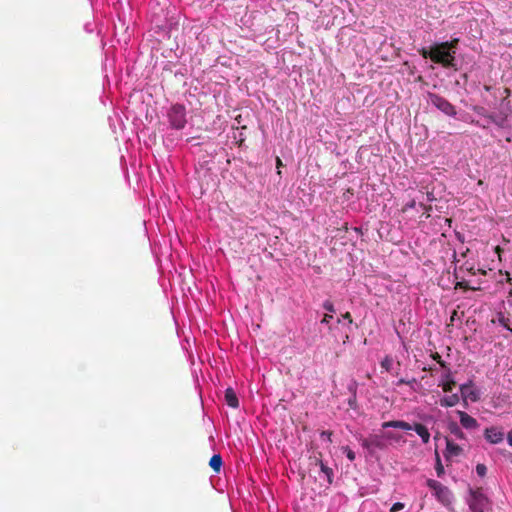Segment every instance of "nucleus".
I'll return each mask as SVG.
<instances>
[{
	"instance_id": "nucleus-11",
	"label": "nucleus",
	"mask_w": 512,
	"mask_h": 512,
	"mask_svg": "<svg viewBox=\"0 0 512 512\" xmlns=\"http://www.w3.org/2000/svg\"><path fill=\"white\" fill-rule=\"evenodd\" d=\"M461 425L468 430H474L479 427V424L475 418L470 416L464 411H457Z\"/></svg>"
},
{
	"instance_id": "nucleus-30",
	"label": "nucleus",
	"mask_w": 512,
	"mask_h": 512,
	"mask_svg": "<svg viewBox=\"0 0 512 512\" xmlns=\"http://www.w3.org/2000/svg\"><path fill=\"white\" fill-rule=\"evenodd\" d=\"M475 111L483 116L484 118H486L488 121H489V116H491L492 113H489L487 110H485L483 107H478V108H475Z\"/></svg>"
},
{
	"instance_id": "nucleus-5",
	"label": "nucleus",
	"mask_w": 512,
	"mask_h": 512,
	"mask_svg": "<svg viewBox=\"0 0 512 512\" xmlns=\"http://www.w3.org/2000/svg\"><path fill=\"white\" fill-rule=\"evenodd\" d=\"M428 101L447 116L454 117L457 114L456 108L444 97L428 93Z\"/></svg>"
},
{
	"instance_id": "nucleus-46",
	"label": "nucleus",
	"mask_w": 512,
	"mask_h": 512,
	"mask_svg": "<svg viewBox=\"0 0 512 512\" xmlns=\"http://www.w3.org/2000/svg\"><path fill=\"white\" fill-rule=\"evenodd\" d=\"M478 271H479L481 274H483V275H485V274H486V271H485V270L478 269Z\"/></svg>"
},
{
	"instance_id": "nucleus-31",
	"label": "nucleus",
	"mask_w": 512,
	"mask_h": 512,
	"mask_svg": "<svg viewBox=\"0 0 512 512\" xmlns=\"http://www.w3.org/2000/svg\"><path fill=\"white\" fill-rule=\"evenodd\" d=\"M332 319H333V315L326 313V314H324V316L321 320V323L328 325Z\"/></svg>"
},
{
	"instance_id": "nucleus-6",
	"label": "nucleus",
	"mask_w": 512,
	"mask_h": 512,
	"mask_svg": "<svg viewBox=\"0 0 512 512\" xmlns=\"http://www.w3.org/2000/svg\"><path fill=\"white\" fill-rule=\"evenodd\" d=\"M489 500L483 494L481 489L471 491V499L469 500V507L472 512H484L488 507Z\"/></svg>"
},
{
	"instance_id": "nucleus-20",
	"label": "nucleus",
	"mask_w": 512,
	"mask_h": 512,
	"mask_svg": "<svg viewBox=\"0 0 512 512\" xmlns=\"http://www.w3.org/2000/svg\"><path fill=\"white\" fill-rule=\"evenodd\" d=\"M448 429H449L450 433L453 434L456 438H458V439H464L465 438L464 432L457 425V423H455V422L450 423L449 426H448Z\"/></svg>"
},
{
	"instance_id": "nucleus-22",
	"label": "nucleus",
	"mask_w": 512,
	"mask_h": 512,
	"mask_svg": "<svg viewBox=\"0 0 512 512\" xmlns=\"http://www.w3.org/2000/svg\"><path fill=\"white\" fill-rule=\"evenodd\" d=\"M435 461H436L435 470H436L437 476L441 477L444 474V467L442 465L441 458H440V455L437 450L435 451Z\"/></svg>"
},
{
	"instance_id": "nucleus-8",
	"label": "nucleus",
	"mask_w": 512,
	"mask_h": 512,
	"mask_svg": "<svg viewBox=\"0 0 512 512\" xmlns=\"http://www.w3.org/2000/svg\"><path fill=\"white\" fill-rule=\"evenodd\" d=\"M399 230L400 226H380L379 229H377V232L382 239L391 242H399L400 240L398 239V235H396Z\"/></svg>"
},
{
	"instance_id": "nucleus-16",
	"label": "nucleus",
	"mask_w": 512,
	"mask_h": 512,
	"mask_svg": "<svg viewBox=\"0 0 512 512\" xmlns=\"http://www.w3.org/2000/svg\"><path fill=\"white\" fill-rule=\"evenodd\" d=\"M460 401V397L458 394H452V395H449V396H446V397H443L442 399H440V405L442 407H453L455 405H457Z\"/></svg>"
},
{
	"instance_id": "nucleus-15",
	"label": "nucleus",
	"mask_w": 512,
	"mask_h": 512,
	"mask_svg": "<svg viewBox=\"0 0 512 512\" xmlns=\"http://www.w3.org/2000/svg\"><path fill=\"white\" fill-rule=\"evenodd\" d=\"M225 401L228 406L231 408H238L239 407V400L235 393V391L229 387L225 390Z\"/></svg>"
},
{
	"instance_id": "nucleus-50",
	"label": "nucleus",
	"mask_w": 512,
	"mask_h": 512,
	"mask_svg": "<svg viewBox=\"0 0 512 512\" xmlns=\"http://www.w3.org/2000/svg\"><path fill=\"white\" fill-rule=\"evenodd\" d=\"M509 296L512 297V289L509 291Z\"/></svg>"
},
{
	"instance_id": "nucleus-35",
	"label": "nucleus",
	"mask_w": 512,
	"mask_h": 512,
	"mask_svg": "<svg viewBox=\"0 0 512 512\" xmlns=\"http://www.w3.org/2000/svg\"><path fill=\"white\" fill-rule=\"evenodd\" d=\"M332 434L333 433L331 431H322L321 432V437H325V438H327V440L329 442H332V439H331Z\"/></svg>"
},
{
	"instance_id": "nucleus-13",
	"label": "nucleus",
	"mask_w": 512,
	"mask_h": 512,
	"mask_svg": "<svg viewBox=\"0 0 512 512\" xmlns=\"http://www.w3.org/2000/svg\"><path fill=\"white\" fill-rule=\"evenodd\" d=\"M382 428H398L402 430H413V425L402 420H392L382 423Z\"/></svg>"
},
{
	"instance_id": "nucleus-27",
	"label": "nucleus",
	"mask_w": 512,
	"mask_h": 512,
	"mask_svg": "<svg viewBox=\"0 0 512 512\" xmlns=\"http://www.w3.org/2000/svg\"><path fill=\"white\" fill-rule=\"evenodd\" d=\"M476 472L480 477H484L487 473V467L484 464H477Z\"/></svg>"
},
{
	"instance_id": "nucleus-29",
	"label": "nucleus",
	"mask_w": 512,
	"mask_h": 512,
	"mask_svg": "<svg viewBox=\"0 0 512 512\" xmlns=\"http://www.w3.org/2000/svg\"><path fill=\"white\" fill-rule=\"evenodd\" d=\"M323 308L328 311L329 313L328 314H332L335 312V307L333 305V303L329 300H326L324 303H323Z\"/></svg>"
},
{
	"instance_id": "nucleus-2",
	"label": "nucleus",
	"mask_w": 512,
	"mask_h": 512,
	"mask_svg": "<svg viewBox=\"0 0 512 512\" xmlns=\"http://www.w3.org/2000/svg\"><path fill=\"white\" fill-rule=\"evenodd\" d=\"M489 122L501 129L512 128V107L509 102L504 103L503 101L499 111L489 116Z\"/></svg>"
},
{
	"instance_id": "nucleus-1",
	"label": "nucleus",
	"mask_w": 512,
	"mask_h": 512,
	"mask_svg": "<svg viewBox=\"0 0 512 512\" xmlns=\"http://www.w3.org/2000/svg\"><path fill=\"white\" fill-rule=\"evenodd\" d=\"M419 52L423 58H430L434 63L441 64L445 68L455 66V56L448 49H443L440 43L431 46L429 50L422 48Z\"/></svg>"
},
{
	"instance_id": "nucleus-24",
	"label": "nucleus",
	"mask_w": 512,
	"mask_h": 512,
	"mask_svg": "<svg viewBox=\"0 0 512 512\" xmlns=\"http://www.w3.org/2000/svg\"><path fill=\"white\" fill-rule=\"evenodd\" d=\"M392 365H393V359L390 357V356H386L382 361H381V367L389 372L392 368Z\"/></svg>"
},
{
	"instance_id": "nucleus-10",
	"label": "nucleus",
	"mask_w": 512,
	"mask_h": 512,
	"mask_svg": "<svg viewBox=\"0 0 512 512\" xmlns=\"http://www.w3.org/2000/svg\"><path fill=\"white\" fill-rule=\"evenodd\" d=\"M463 453V449L449 438H446V450L444 457L446 460H450L453 457H458Z\"/></svg>"
},
{
	"instance_id": "nucleus-7",
	"label": "nucleus",
	"mask_w": 512,
	"mask_h": 512,
	"mask_svg": "<svg viewBox=\"0 0 512 512\" xmlns=\"http://www.w3.org/2000/svg\"><path fill=\"white\" fill-rule=\"evenodd\" d=\"M361 445L370 453H374L376 450H383L386 448V443L383 436L377 434H372L367 438L362 439Z\"/></svg>"
},
{
	"instance_id": "nucleus-43",
	"label": "nucleus",
	"mask_w": 512,
	"mask_h": 512,
	"mask_svg": "<svg viewBox=\"0 0 512 512\" xmlns=\"http://www.w3.org/2000/svg\"><path fill=\"white\" fill-rule=\"evenodd\" d=\"M276 164H277V168L282 166V161H281V159L279 157H277V159H276Z\"/></svg>"
},
{
	"instance_id": "nucleus-4",
	"label": "nucleus",
	"mask_w": 512,
	"mask_h": 512,
	"mask_svg": "<svg viewBox=\"0 0 512 512\" xmlns=\"http://www.w3.org/2000/svg\"><path fill=\"white\" fill-rule=\"evenodd\" d=\"M427 486L434 492L436 498L444 505H449L452 500L451 491L439 481L428 479Z\"/></svg>"
},
{
	"instance_id": "nucleus-33",
	"label": "nucleus",
	"mask_w": 512,
	"mask_h": 512,
	"mask_svg": "<svg viewBox=\"0 0 512 512\" xmlns=\"http://www.w3.org/2000/svg\"><path fill=\"white\" fill-rule=\"evenodd\" d=\"M403 508H404V504L400 503V502H397V503L393 504V506L391 507L390 511L391 512H397V511H399V510H401Z\"/></svg>"
},
{
	"instance_id": "nucleus-44",
	"label": "nucleus",
	"mask_w": 512,
	"mask_h": 512,
	"mask_svg": "<svg viewBox=\"0 0 512 512\" xmlns=\"http://www.w3.org/2000/svg\"><path fill=\"white\" fill-rule=\"evenodd\" d=\"M495 252L500 255V253L502 252V249L499 247V246H496L495 247Z\"/></svg>"
},
{
	"instance_id": "nucleus-45",
	"label": "nucleus",
	"mask_w": 512,
	"mask_h": 512,
	"mask_svg": "<svg viewBox=\"0 0 512 512\" xmlns=\"http://www.w3.org/2000/svg\"><path fill=\"white\" fill-rule=\"evenodd\" d=\"M507 276H508L507 281H508L510 284H512V277H510L508 273H507Z\"/></svg>"
},
{
	"instance_id": "nucleus-42",
	"label": "nucleus",
	"mask_w": 512,
	"mask_h": 512,
	"mask_svg": "<svg viewBox=\"0 0 512 512\" xmlns=\"http://www.w3.org/2000/svg\"><path fill=\"white\" fill-rule=\"evenodd\" d=\"M472 123H473V124H476L477 126H479V127L483 128V129L487 128V125H485V124H480V122H479V121H474V120H472Z\"/></svg>"
},
{
	"instance_id": "nucleus-21",
	"label": "nucleus",
	"mask_w": 512,
	"mask_h": 512,
	"mask_svg": "<svg viewBox=\"0 0 512 512\" xmlns=\"http://www.w3.org/2000/svg\"><path fill=\"white\" fill-rule=\"evenodd\" d=\"M458 42H459V40L457 38H455L451 41H446V42L440 43V46L443 49H448L454 55L456 53V48H457Z\"/></svg>"
},
{
	"instance_id": "nucleus-39",
	"label": "nucleus",
	"mask_w": 512,
	"mask_h": 512,
	"mask_svg": "<svg viewBox=\"0 0 512 512\" xmlns=\"http://www.w3.org/2000/svg\"><path fill=\"white\" fill-rule=\"evenodd\" d=\"M427 200L430 202L436 200L435 196L433 195V192H427Z\"/></svg>"
},
{
	"instance_id": "nucleus-47",
	"label": "nucleus",
	"mask_w": 512,
	"mask_h": 512,
	"mask_svg": "<svg viewBox=\"0 0 512 512\" xmlns=\"http://www.w3.org/2000/svg\"><path fill=\"white\" fill-rule=\"evenodd\" d=\"M386 437H387V438H392V434H391V433H387V434H386Z\"/></svg>"
},
{
	"instance_id": "nucleus-9",
	"label": "nucleus",
	"mask_w": 512,
	"mask_h": 512,
	"mask_svg": "<svg viewBox=\"0 0 512 512\" xmlns=\"http://www.w3.org/2000/svg\"><path fill=\"white\" fill-rule=\"evenodd\" d=\"M484 436L486 440L491 444H498L504 439L503 432L496 427L486 428L484 431Z\"/></svg>"
},
{
	"instance_id": "nucleus-26",
	"label": "nucleus",
	"mask_w": 512,
	"mask_h": 512,
	"mask_svg": "<svg viewBox=\"0 0 512 512\" xmlns=\"http://www.w3.org/2000/svg\"><path fill=\"white\" fill-rule=\"evenodd\" d=\"M464 289V290H478L479 288L471 287L469 286L468 282L466 281H459L455 284V289Z\"/></svg>"
},
{
	"instance_id": "nucleus-40",
	"label": "nucleus",
	"mask_w": 512,
	"mask_h": 512,
	"mask_svg": "<svg viewBox=\"0 0 512 512\" xmlns=\"http://www.w3.org/2000/svg\"><path fill=\"white\" fill-rule=\"evenodd\" d=\"M353 228L356 233L361 234V235L363 234V231H362L363 226H353Z\"/></svg>"
},
{
	"instance_id": "nucleus-12",
	"label": "nucleus",
	"mask_w": 512,
	"mask_h": 512,
	"mask_svg": "<svg viewBox=\"0 0 512 512\" xmlns=\"http://www.w3.org/2000/svg\"><path fill=\"white\" fill-rule=\"evenodd\" d=\"M460 392H461V397L463 398L464 402H466L467 399H470L473 402H475L479 399L477 392L472 389L471 381H469L468 383L462 384L460 386Z\"/></svg>"
},
{
	"instance_id": "nucleus-19",
	"label": "nucleus",
	"mask_w": 512,
	"mask_h": 512,
	"mask_svg": "<svg viewBox=\"0 0 512 512\" xmlns=\"http://www.w3.org/2000/svg\"><path fill=\"white\" fill-rule=\"evenodd\" d=\"M498 323L503 326L505 329L512 332V321L508 316H506L504 313L498 314Z\"/></svg>"
},
{
	"instance_id": "nucleus-34",
	"label": "nucleus",
	"mask_w": 512,
	"mask_h": 512,
	"mask_svg": "<svg viewBox=\"0 0 512 512\" xmlns=\"http://www.w3.org/2000/svg\"><path fill=\"white\" fill-rule=\"evenodd\" d=\"M341 318L343 320L348 321L349 325L353 323V319H352V316H351L350 312H346V313L342 314Z\"/></svg>"
},
{
	"instance_id": "nucleus-28",
	"label": "nucleus",
	"mask_w": 512,
	"mask_h": 512,
	"mask_svg": "<svg viewBox=\"0 0 512 512\" xmlns=\"http://www.w3.org/2000/svg\"><path fill=\"white\" fill-rule=\"evenodd\" d=\"M342 449L350 461L355 460V457H356L355 453L348 446H344V447H342Z\"/></svg>"
},
{
	"instance_id": "nucleus-37",
	"label": "nucleus",
	"mask_w": 512,
	"mask_h": 512,
	"mask_svg": "<svg viewBox=\"0 0 512 512\" xmlns=\"http://www.w3.org/2000/svg\"><path fill=\"white\" fill-rule=\"evenodd\" d=\"M416 382V379L413 378L411 381H406L405 379H400L397 383V385H402V384H411V383H415Z\"/></svg>"
},
{
	"instance_id": "nucleus-32",
	"label": "nucleus",
	"mask_w": 512,
	"mask_h": 512,
	"mask_svg": "<svg viewBox=\"0 0 512 512\" xmlns=\"http://www.w3.org/2000/svg\"><path fill=\"white\" fill-rule=\"evenodd\" d=\"M433 359L436 360L440 366L445 367L446 363L442 360L441 356L436 352L432 355Z\"/></svg>"
},
{
	"instance_id": "nucleus-23",
	"label": "nucleus",
	"mask_w": 512,
	"mask_h": 512,
	"mask_svg": "<svg viewBox=\"0 0 512 512\" xmlns=\"http://www.w3.org/2000/svg\"><path fill=\"white\" fill-rule=\"evenodd\" d=\"M460 270H465L467 272H469L470 274L472 275H475L476 274V269H475V265L474 263L470 262V261H466L464 262L460 267H459Z\"/></svg>"
},
{
	"instance_id": "nucleus-18",
	"label": "nucleus",
	"mask_w": 512,
	"mask_h": 512,
	"mask_svg": "<svg viewBox=\"0 0 512 512\" xmlns=\"http://www.w3.org/2000/svg\"><path fill=\"white\" fill-rule=\"evenodd\" d=\"M210 467L215 471L219 472L222 466V457L219 454H215L209 461Z\"/></svg>"
},
{
	"instance_id": "nucleus-36",
	"label": "nucleus",
	"mask_w": 512,
	"mask_h": 512,
	"mask_svg": "<svg viewBox=\"0 0 512 512\" xmlns=\"http://www.w3.org/2000/svg\"><path fill=\"white\" fill-rule=\"evenodd\" d=\"M348 404H349V406H350L351 408H355V406H356V396H355V394L353 395V397H352V398H350V399L348 400Z\"/></svg>"
},
{
	"instance_id": "nucleus-48",
	"label": "nucleus",
	"mask_w": 512,
	"mask_h": 512,
	"mask_svg": "<svg viewBox=\"0 0 512 512\" xmlns=\"http://www.w3.org/2000/svg\"><path fill=\"white\" fill-rule=\"evenodd\" d=\"M445 222H447L448 224H451V219L446 218Z\"/></svg>"
},
{
	"instance_id": "nucleus-25",
	"label": "nucleus",
	"mask_w": 512,
	"mask_h": 512,
	"mask_svg": "<svg viewBox=\"0 0 512 512\" xmlns=\"http://www.w3.org/2000/svg\"><path fill=\"white\" fill-rule=\"evenodd\" d=\"M456 385V382L453 379H449L445 381L441 386L444 392H451L453 387Z\"/></svg>"
},
{
	"instance_id": "nucleus-38",
	"label": "nucleus",
	"mask_w": 512,
	"mask_h": 512,
	"mask_svg": "<svg viewBox=\"0 0 512 512\" xmlns=\"http://www.w3.org/2000/svg\"><path fill=\"white\" fill-rule=\"evenodd\" d=\"M416 205V202L415 200H412L410 203H408L404 208H403V212H406L408 208H414Z\"/></svg>"
},
{
	"instance_id": "nucleus-14",
	"label": "nucleus",
	"mask_w": 512,
	"mask_h": 512,
	"mask_svg": "<svg viewBox=\"0 0 512 512\" xmlns=\"http://www.w3.org/2000/svg\"><path fill=\"white\" fill-rule=\"evenodd\" d=\"M413 430L419 435V437L421 438V440L424 444L429 443L430 433L425 425H423L421 423H415L413 425Z\"/></svg>"
},
{
	"instance_id": "nucleus-41",
	"label": "nucleus",
	"mask_w": 512,
	"mask_h": 512,
	"mask_svg": "<svg viewBox=\"0 0 512 512\" xmlns=\"http://www.w3.org/2000/svg\"><path fill=\"white\" fill-rule=\"evenodd\" d=\"M507 441L512 446V429L508 432Z\"/></svg>"
},
{
	"instance_id": "nucleus-17",
	"label": "nucleus",
	"mask_w": 512,
	"mask_h": 512,
	"mask_svg": "<svg viewBox=\"0 0 512 512\" xmlns=\"http://www.w3.org/2000/svg\"><path fill=\"white\" fill-rule=\"evenodd\" d=\"M316 464L319 465L321 472H323V474L326 476L327 482L331 484L334 474L333 470L330 467L326 466L321 460L316 459Z\"/></svg>"
},
{
	"instance_id": "nucleus-3",
	"label": "nucleus",
	"mask_w": 512,
	"mask_h": 512,
	"mask_svg": "<svg viewBox=\"0 0 512 512\" xmlns=\"http://www.w3.org/2000/svg\"><path fill=\"white\" fill-rule=\"evenodd\" d=\"M168 119L171 127L183 129L187 123L185 107L181 104L173 105L168 112Z\"/></svg>"
},
{
	"instance_id": "nucleus-49",
	"label": "nucleus",
	"mask_w": 512,
	"mask_h": 512,
	"mask_svg": "<svg viewBox=\"0 0 512 512\" xmlns=\"http://www.w3.org/2000/svg\"><path fill=\"white\" fill-rule=\"evenodd\" d=\"M343 229H344L345 231H347V230H348V225L343 226Z\"/></svg>"
}]
</instances>
